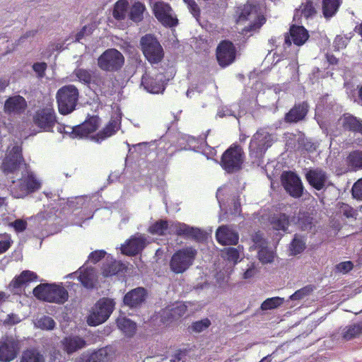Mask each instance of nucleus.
<instances>
[{
  "mask_svg": "<svg viewBox=\"0 0 362 362\" xmlns=\"http://www.w3.org/2000/svg\"><path fill=\"white\" fill-rule=\"evenodd\" d=\"M33 293L39 300L58 304L64 303L69 298L66 289L55 284H40L34 288Z\"/></svg>",
  "mask_w": 362,
  "mask_h": 362,
  "instance_id": "1",
  "label": "nucleus"
},
{
  "mask_svg": "<svg viewBox=\"0 0 362 362\" xmlns=\"http://www.w3.org/2000/svg\"><path fill=\"white\" fill-rule=\"evenodd\" d=\"M198 252L193 246H186L176 250L170 259V270L175 274H183L189 269L197 258Z\"/></svg>",
  "mask_w": 362,
  "mask_h": 362,
  "instance_id": "2",
  "label": "nucleus"
},
{
  "mask_svg": "<svg viewBox=\"0 0 362 362\" xmlns=\"http://www.w3.org/2000/svg\"><path fill=\"white\" fill-rule=\"evenodd\" d=\"M79 91L74 85H66L60 88L56 95L59 112L66 115L76 110Z\"/></svg>",
  "mask_w": 362,
  "mask_h": 362,
  "instance_id": "3",
  "label": "nucleus"
},
{
  "mask_svg": "<svg viewBox=\"0 0 362 362\" xmlns=\"http://www.w3.org/2000/svg\"><path fill=\"white\" fill-rule=\"evenodd\" d=\"M244 160L243 148L237 144H233L222 154L220 164L228 173H234L242 169Z\"/></svg>",
  "mask_w": 362,
  "mask_h": 362,
  "instance_id": "4",
  "label": "nucleus"
},
{
  "mask_svg": "<svg viewBox=\"0 0 362 362\" xmlns=\"http://www.w3.org/2000/svg\"><path fill=\"white\" fill-rule=\"evenodd\" d=\"M140 46L144 57L151 64H158L163 59V49L154 35L146 34L142 36Z\"/></svg>",
  "mask_w": 362,
  "mask_h": 362,
  "instance_id": "5",
  "label": "nucleus"
},
{
  "mask_svg": "<svg viewBox=\"0 0 362 362\" xmlns=\"http://www.w3.org/2000/svg\"><path fill=\"white\" fill-rule=\"evenodd\" d=\"M115 308V302L109 298H103L97 301L92 312L87 318L90 326H98L105 322Z\"/></svg>",
  "mask_w": 362,
  "mask_h": 362,
  "instance_id": "6",
  "label": "nucleus"
},
{
  "mask_svg": "<svg viewBox=\"0 0 362 362\" xmlns=\"http://www.w3.org/2000/svg\"><path fill=\"white\" fill-rule=\"evenodd\" d=\"M33 124L44 132H52L57 122L53 105L47 104L38 108L33 116Z\"/></svg>",
  "mask_w": 362,
  "mask_h": 362,
  "instance_id": "7",
  "label": "nucleus"
},
{
  "mask_svg": "<svg viewBox=\"0 0 362 362\" xmlns=\"http://www.w3.org/2000/svg\"><path fill=\"white\" fill-rule=\"evenodd\" d=\"M124 57L116 49H107L98 58V66L106 72H116L122 69Z\"/></svg>",
  "mask_w": 362,
  "mask_h": 362,
  "instance_id": "8",
  "label": "nucleus"
},
{
  "mask_svg": "<svg viewBox=\"0 0 362 362\" xmlns=\"http://www.w3.org/2000/svg\"><path fill=\"white\" fill-rule=\"evenodd\" d=\"M252 19L253 21L243 28L245 33L259 31L267 19L264 15L257 13L252 5H244L238 13L237 21L244 22Z\"/></svg>",
  "mask_w": 362,
  "mask_h": 362,
  "instance_id": "9",
  "label": "nucleus"
},
{
  "mask_svg": "<svg viewBox=\"0 0 362 362\" xmlns=\"http://www.w3.org/2000/svg\"><path fill=\"white\" fill-rule=\"evenodd\" d=\"M101 123V119L98 115H88L83 122L71 128L69 137L82 139L95 132Z\"/></svg>",
  "mask_w": 362,
  "mask_h": 362,
  "instance_id": "10",
  "label": "nucleus"
},
{
  "mask_svg": "<svg viewBox=\"0 0 362 362\" xmlns=\"http://www.w3.org/2000/svg\"><path fill=\"white\" fill-rule=\"evenodd\" d=\"M281 183L291 197L298 199L302 197L304 187L300 177L294 172L284 171L281 175Z\"/></svg>",
  "mask_w": 362,
  "mask_h": 362,
  "instance_id": "11",
  "label": "nucleus"
},
{
  "mask_svg": "<svg viewBox=\"0 0 362 362\" xmlns=\"http://www.w3.org/2000/svg\"><path fill=\"white\" fill-rule=\"evenodd\" d=\"M272 145V135L264 129H258L252 136L249 150L251 156H261Z\"/></svg>",
  "mask_w": 362,
  "mask_h": 362,
  "instance_id": "12",
  "label": "nucleus"
},
{
  "mask_svg": "<svg viewBox=\"0 0 362 362\" xmlns=\"http://www.w3.org/2000/svg\"><path fill=\"white\" fill-rule=\"evenodd\" d=\"M237 54V49L235 45L228 40H221L216 49V57L218 65L226 68L232 64Z\"/></svg>",
  "mask_w": 362,
  "mask_h": 362,
  "instance_id": "13",
  "label": "nucleus"
},
{
  "mask_svg": "<svg viewBox=\"0 0 362 362\" xmlns=\"http://www.w3.org/2000/svg\"><path fill=\"white\" fill-rule=\"evenodd\" d=\"M310 35L308 30L303 25H297L293 24L290 26L289 30L284 33V49L286 54L287 48L291 47L292 43L296 46L300 47L303 45L309 39Z\"/></svg>",
  "mask_w": 362,
  "mask_h": 362,
  "instance_id": "14",
  "label": "nucleus"
},
{
  "mask_svg": "<svg viewBox=\"0 0 362 362\" xmlns=\"http://www.w3.org/2000/svg\"><path fill=\"white\" fill-rule=\"evenodd\" d=\"M153 13L156 19L165 27H175L178 24V19L173 15V9L169 4L160 1L152 6Z\"/></svg>",
  "mask_w": 362,
  "mask_h": 362,
  "instance_id": "15",
  "label": "nucleus"
},
{
  "mask_svg": "<svg viewBox=\"0 0 362 362\" xmlns=\"http://www.w3.org/2000/svg\"><path fill=\"white\" fill-rule=\"evenodd\" d=\"M172 227L175 234L177 236L198 243H203L207 239V233L199 228L190 226L185 223L180 222L175 223Z\"/></svg>",
  "mask_w": 362,
  "mask_h": 362,
  "instance_id": "16",
  "label": "nucleus"
},
{
  "mask_svg": "<svg viewBox=\"0 0 362 362\" xmlns=\"http://www.w3.org/2000/svg\"><path fill=\"white\" fill-rule=\"evenodd\" d=\"M165 75L158 72L151 74L145 72L141 77V86L148 93L158 94L165 90Z\"/></svg>",
  "mask_w": 362,
  "mask_h": 362,
  "instance_id": "17",
  "label": "nucleus"
},
{
  "mask_svg": "<svg viewBox=\"0 0 362 362\" xmlns=\"http://www.w3.org/2000/svg\"><path fill=\"white\" fill-rule=\"evenodd\" d=\"M23 161L21 147L14 146L3 160L1 168L5 174L13 173Z\"/></svg>",
  "mask_w": 362,
  "mask_h": 362,
  "instance_id": "18",
  "label": "nucleus"
},
{
  "mask_svg": "<svg viewBox=\"0 0 362 362\" xmlns=\"http://www.w3.org/2000/svg\"><path fill=\"white\" fill-rule=\"evenodd\" d=\"M40 187V182L34 175L32 173L27 172L19 179L13 189L16 190L15 193L17 197H23L39 189Z\"/></svg>",
  "mask_w": 362,
  "mask_h": 362,
  "instance_id": "19",
  "label": "nucleus"
},
{
  "mask_svg": "<svg viewBox=\"0 0 362 362\" xmlns=\"http://www.w3.org/2000/svg\"><path fill=\"white\" fill-rule=\"evenodd\" d=\"M305 177L308 184L317 191L326 188L329 181L327 172L320 168L308 169Z\"/></svg>",
  "mask_w": 362,
  "mask_h": 362,
  "instance_id": "20",
  "label": "nucleus"
},
{
  "mask_svg": "<svg viewBox=\"0 0 362 362\" xmlns=\"http://www.w3.org/2000/svg\"><path fill=\"white\" fill-rule=\"evenodd\" d=\"M72 76L76 78V81L84 85L89 86L93 83L96 86H101L103 84V77L96 70L77 67L72 72Z\"/></svg>",
  "mask_w": 362,
  "mask_h": 362,
  "instance_id": "21",
  "label": "nucleus"
},
{
  "mask_svg": "<svg viewBox=\"0 0 362 362\" xmlns=\"http://www.w3.org/2000/svg\"><path fill=\"white\" fill-rule=\"evenodd\" d=\"M20 349L19 342L12 337L0 341V361L10 362L16 358Z\"/></svg>",
  "mask_w": 362,
  "mask_h": 362,
  "instance_id": "22",
  "label": "nucleus"
},
{
  "mask_svg": "<svg viewBox=\"0 0 362 362\" xmlns=\"http://www.w3.org/2000/svg\"><path fill=\"white\" fill-rule=\"evenodd\" d=\"M216 239L221 245H236L239 235L228 226H221L216 231Z\"/></svg>",
  "mask_w": 362,
  "mask_h": 362,
  "instance_id": "23",
  "label": "nucleus"
},
{
  "mask_svg": "<svg viewBox=\"0 0 362 362\" xmlns=\"http://www.w3.org/2000/svg\"><path fill=\"white\" fill-rule=\"evenodd\" d=\"M309 105L307 102L296 103L284 115V122L292 124L297 123L305 119L308 112Z\"/></svg>",
  "mask_w": 362,
  "mask_h": 362,
  "instance_id": "24",
  "label": "nucleus"
},
{
  "mask_svg": "<svg viewBox=\"0 0 362 362\" xmlns=\"http://www.w3.org/2000/svg\"><path fill=\"white\" fill-rule=\"evenodd\" d=\"M147 293L145 288L138 287L127 292L123 298L125 305L136 308L139 307L146 300Z\"/></svg>",
  "mask_w": 362,
  "mask_h": 362,
  "instance_id": "25",
  "label": "nucleus"
},
{
  "mask_svg": "<svg viewBox=\"0 0 362 362\" xmlns=\"http://www.w3.org/2000/svg\"><path fill=\"white\" fill-rule=\"evenodd\" d=\"M317 13L316 4L313 0H304L298 8L295 9L293 20L298 21L301 18H313Z\"/></svg>",
  "mask_w": 362,
  "mask_h": 362,
  "instance_id": "26",
  "label": "nucleus"
},
{
  "mask_svg": "<svg viewBox=\"0 0 362 362\" xmlns=\"http://www.w3.org/2000/svg\"><path fill=\"white\" fill-rule=\"evenodd\" d=\"M26 108L25 99L19 95L9 97L4 104V111L8 114L21 115Z\"/></svg>",
  "mask_w": 362,
  "mask_h": 362,
  "instance_id": "27",
  "label": "nucleus"
},
{
  "mask_svg": "<svg viewBox=\"0 0 362 362\" xmlns=\"http://www.w3.org/2000/svg\"><path fill=\"white\" fill-rule=\"evenodd\" d=\"M145 238L133 237L122 245V253L127 256H135L145 247Z\"/></svg>",
  "mask_w": 362,
  "mask_h": 362,
  "instance_id": "28",
  "label": "nucleus"
},
{
  "mask_svg": "<svg viewBox=\"0 0 362 362\" xmlns=\"http://www.w3.org/2000/svg\"><path fill=\"white\" fill-rule=\"evenodd\" d=\"M341 127L345 131L362 135V119L350 113L344 114L339 119Z\"/></svg>",
  "mask_w": 362,
  "mask_h": 362,
  "instance_id": "29",
  "label": "nucleus"
},
{
  "mask_svg": "<svg viewBox=\"0 0 362 362\" xmlns=\"http://www.w3.org/2000/svg\"><path fill=\"white\" fill-rule=\"evenodd\" d=\"M37 275L34 272L30 270L23 271L18 276H16L9 284V288L13 291L21 289L26 286L29 283L36 281Z\"/></svg>",
  "mask_w": 362,
  "mask_h": 362,
  "instance_id": "30",
  "label": "nucleus"
},
{
  "mask_svg": "<svg viewBox=\"0 0 362 362\" xmlns=\"http://www.w3.org/2000/svg\"><path fill=\"white\" fill-rule=\"evenodd\" d=\"M121 122L117 119H111L108 123L93 136L96 142H101L114 135L120 128Z\"/></svg>",
  "mask_w": 362,
  "mask_h": 362,
  "instance_id": "31",
  "label": "nucleus"
},
{
  "mask_svg": "<svg viewBox=\"0 0 362 362\" xmlns=\"http://www.w3.org/2000/svg\"><path fill=\"white\" fill-rule=\"evenodd\" d=\"M63 350L68 354H71L86 345V341L78 336L66 337L62 341Z\"/></svg>",
  "mask_w": 362,
  "mask_h": 362,
  "instance_id": "32",
  "label": "nucleus"
},
{
  "mask_svg": "<svg viewBox=\"0 0 362 362\" xmlns=\"http://www.w3.org/2000/svg\"><path fill=\"white\" fill-rule=\"evenodd\" d=\"M78 280L86 288H95L98 283V279L95 269L91 267H87L83 270H80Z\"/></svg>",
  "mask_w": 362,
  "mask_h": 362,
  "instance_id": "33",
  "label": "nucleus"
},
{
  "mask_svg": "<svg viewBox=\"0 0 362 362\" xmlns=\"http://www.w3.org/2000/svg\"><path fill=\"white\" fill-rule=\"evenodd\" d=\"M342 0H322V13L324 18L329 20L338 12Z\"/></svg>",
  "mask_w": 362,
  "mask_h": 362,
  "instance_id": "34",
  "label": "nucleus"
},
{
  "mask_svg": "<svg viewBox=\"0 0 362 362\" xmlns=\"http://www.w3.org/2000/svg\"><path fill=\"white\" fill-rule=\"evenodd\" d=\"M126 270L125 265L119 261H106L102 267V274L105 277L112 276Z\"/></svg>",
  "mask_w": 362,
  "mask_h": 362,
  "instance_id": "35",
  "label": "nucleus"
},
{
  "mask_svg": "<svg viewBox=\"0 0 362 362\" xmlns=\"http://www.w3.org/2000/svg\"><path fill=\"white\" fill-rule=\"evenodd\" d=\"M186 311V307L183 305L177 306L173 308H165L161 314L162 321L164 323L177 320L182 317Z\"/></svg>",
  "mask_w": 362,
  "mask_h": 362,
  "instance_id": "36",
  "label": "nucleus"
},
{
  "mask_svg": "<svg viewBox=\"0 0 362 362\" xmlns=\"http://www.w3.org/2000/svg\"><path fill=\"white\" fill-rule=\"evenodd\" d=\"M270 223L273 229L286 232L290 225V217L284 213L274 214L272 217Z\"/></svg>",
  "mask_w": 362,
  "mask_h": 362,
  "instance_id": "37",
  "label": "nucleus"
},
{
  "mask_svg": "<svg viewBox=\"0 0 362 362\" xmlns=\"http://www.w3.org/2000/svg\"><path fill=\"white\" fill-rule=\"evenodd\" d=\"M146 10L145 5L140 2H134L129 10L128 16L129 18L134 23H140L144 19V13Z\"/></svg>",
  "mask_w": 362,
  "mask_h": 362,
  "instance_id": "38",
  "label": "nucleus"
},
{
  "mask_svg": "<svg viewBox=\"0 0 362 362\" xmlns=\"http://www.w3.org/2000/svg\"><path fill=\"white\" fill-rule=\"evenodd\" d=\"M347 166L353 171L362 169V151H353L349 153L346 160Z\"/></svg>",
  "mask_w": 362,
  "mask_h": 362,
  "instance_id": "39",
  "label": "nucleus"
},
{
  "mask_svg": "<svg viewBox=\"0 0 362 362\" xmlns=\"http://www.w3.org/2000/svg\"><path fill=\"white\" fill-rule=\"evenodd\" d=\"M129 2L127 0H118L114 4L112 16L117 21L125 19L127 13Z\"/></svg>",
  "mask_w": 362,
  "mask_h": 362,
  "instance_id": "40",
  "label": "nucleus"
},
{
  "mask_svg": "<svg viewBox=\"0 0 362 362\" xmlns=\"http://www.w3.org/2000/svg\"><path fill=\"white\" fill-rule=\"evenodd\" d=\"M20 362H45L44 356L35 349L23 351Z\"/></svg>",
  "mask_w": 362,
  "mask_h": 362,
  "instance_id": "41",
  "label": "nucleus"
},
{
  "mask_svg": "<svg viewBox=\"0 0 362 362\" xmlns=\"http://www.w3.org/2000/svg\"><path fill=\"white\" fill-rule=\"evenodd\" d=\"M240 247L243 249V247L240 245L237 248L231 247H225L221 250L223 257L227 261L236 264L239 261Z\"/></svg>",
  "mask_w": 362,
  "mask_h": 362,
  "instance_id": "42",
  "label": "nucleus"
},
{
  "mask_svg": "<svg viewBox=\"0 0 362 362\" xmlns=\"http://www.w3.org/2000/svg\"><path fill=\"white\" fill-rule=\"evenodd\" d=\"M313 218L308 212H300L296 223L302 230H309L313 228Z\"/></svg>",
  "mask_w": 362,
  "mask_h": 362,
  "instance_id": "43",
  "label": "nucleus"
},
{
  "mask_svg": "<svg viewBox=\"0 0 362 362\" xmlns=\"http://www.w3.org/2000/svg\"><path fill=\"white\" fill-rule=\"evenodd\" d=\"M362 333V324H354L346 327L343 332V338L351 340L358 337Z\"/></svg>",
  "mask_w": 362,
  "mask_h": 362,
  "instance_id": "44",
  "label": "nucleus"
},
{
  "mask_svg": "<svg viewBox=\"0 0 362 362\" xmlns=\"http://www.w3.org/2000/svg\"><path fill=\"white\" fill-rule=\"evenodd\" d=\"M168 228V222L165 220H159L153 223L148 228V232L153 235H163Z\"/></svg>",
  "mask_w": 362,
  "mask_h": 362,
  "instance_id": "45",
  "label": "nucleus"
},
{
  "mask_svg": "<svg viewBox=\"0 0 362 362\" xmlns=\"http://www.w3.org/2000/svg\"><path fill=\"white\" fill-rule=\"evenodd\" d=\"M305 249V242L301 237L295 235L290 244V250L292 255H296L301 253Z\"/></svg>",
  "mask_w": 362,
  "mask_h": 362,
  "instance_id": "46",
  "label": "nucleus"
},
{
  "mask_svg": "<svg viewBox=\"0 0 362 362\" xmlns=\"http://www.w3.org/2000/svg\"><path fill=\"white\" fill-rule=\"evenodd\" d=\"M107 358L105 349H100L90 354L84 359V362H104Z\"/></svg>",
  "mask_w": 362,
  "mask_h": 362,
  "instance_id": "47",
  "label": "nucleus"
},
{
  "mask_svg": "<svg viewBox=\"0 0 362 362\" xmlns=\"http://www.w3.org/2000/svg\"><path fill=\"white\" fill-rule=\"evenodd\" d=\"M284 301V298L280 297L269 298L262 302L260 308L262 310L275 309L282 305Z\"/></svg>",
  "mask_w": 362,
  "mask_h": 362,
  "instance_id": "48",
  "label": "nucleus"
},
{
  "mask_svg": "<svg viewBox=\"0 0 362 362\" xmlns=\"http://www.w3.org/2000/svg\"><path fill=\"white\" fill-rule=\"evenodd\" d=\"M117 326L121 330L129 335L133 334L136 330V324L127 318L118 320Z\"/></svg>",
  "mask_w": 362,
  "mask_h": 362,
  "instance_id": "49",
  "label": "nucleus"
},
{
  "mask_svg": "<svg viewBox=\"0 0 362 362\" xmlns=\"http://www.w3.org/2000/svg\"><path fill=\"white\" fill-rule=\"evenodd\" d=\"M257 256L262 264L271 263L274 259L273 251L269 250L267 245L259 249Z\"/></svg>",
  "mask_w": 362,
  "mask_h": 362,
  "instance_id": "50",
  "label": "nucleus"
},
{
  "mask_svg": "<svg viewBox=\"0 0 362 362\" xmlns=\"http://www.w3.org/2000/svg\"><path fill=\"white\" fill-rule=\"evenodd\" d=\"M339 212L346 218H354L356 219L358 216V211L352 206L346 203H340L339 204Z\"/></svg>",
  "mask_w": 362,
  "mask_h": 362,
  "instance_id": "51",
  "label": "nucleus"
},
{
  "mask_svg": "<svg viewBox=\"0 0 362 362\" xmlns=\"http://www.w3.org/2000/svg\"><path fill=\"white\" fill-rule=\"evenodd\" d=\"M37 325L42 329L52 330L54 328L56 323L49 316H43L37 320Z\"/></svg>",
  "mask_w": 362,
  "mask_h": 362,
  "instance_id": "52",
  "label": "nucleus"
},
{
  "mask_svg": "<svg viewBox=\"0 0 362 362\" xmlns=\"http://www.w3.org/2000/svg\"><path fill=\"white\" fill-rule=\"evenodd\" d=\"M313 291V287L311 285H308L304 286L303 288L297 290L294 293H293L290 298L292 300H297L303 298L304 297L308 296Z\"/></svg>",
  "mask_w": 362,
  "mask_h": 362,
  "instance_id": "53",
  "label": "nucleus"
},
{
  "mask_svg": "<svg viewBox=\"0 0 362 362\" xmlns=\"http://www.w3.org/2000/svg\"><path fill=\"white\" fill-rule=\"evenodd\" d=\"M211 325V321L205 318L192 323V329L196 332H201L207 329Z\"/></svg>",
  "mask_w": 362,
  "mask_h": 362,
  "instance_id": "54",
  "label": "nucleus"
},
{
  "mask_svg": "<svg viewBox=\"0 0 362 362\" xmlns=\"http://www.w3.org/2000/svg\"><path fill=\"white\" fill-rule=\"evenodd\" d=\"M12 240L6 234L0 235V255L6 252L11 247Z\"/></svg>",
  "mask_w": 362,
  "mask_h": 362,
  "instance_id": "55",
  "label": "nucleus"
},
{
  "mask_svg": "<svg viewBox=\"0 0 362 362\" xmlns=\"http://www.w3.org/2000/svg\"><path fill=\"white\" fill-rule=\"evenodd\" d=\"M185 3L187 4L189 11L192 13V15L197 20H199L201 16V11L196 1L194 0H189Z\"/></svg>",
  "mask_w": 362,
  "mask_h": 362,
  "instance_id": "56",
  "label": "nucleus"
},
{
  "mask_svg": "<svg viewBox=\"0 0 362 362\" xmlns=\"http://www.w3.org/2000/svg\"><path fill=\"white\" fill-rule=\"evenodd\" d=\"M351 194L354 199L362 200V178L356 182L351 189Z\"/></svg>",
  "mask_w": 362,
  "mask_h": 362,
  "instance_id": "57",
  "label": "nucleus"
},
{
  "mask_svg": "<svg viewBox=\"0 0 362 362\" xmlns=\"http://www.w3.org/2000/svg\"><path fill=\"white\" fill-rule=\"evenodd\" d=\"M354 267V264L351 261L341 262L335 266V272L338 273L346 274Z\"/></svg>",
  "mask_w": 362,
  "mask_h": 362,
  "instance_id": "58",
  "label": "nucleus"
},
{
  "mask_svg": "<svg viewBox=\"0 0 362 362\" xmlns=\"http://www.w3.org/2000/svg\"><path fill=\"white\" fill-rule=\"evenodd\" d=\"M106 255V252L103 250L91 252L88 255V259L93 264L100 262Z\"/></svg>",
  "mask_w": 362,
  "mask_h": 362,
  "instance_id": "59",
  "label": "nucleus"
},
{
  "mask_svg": "<svg viewBox=\"0 0 362 362\" xmlns=\"http://www.w3.org/2000/svg\"><path fill=\"white\" fill-rule=\"evenodd\" d=\"M252 241L254 243V245L257 248H261L265 245H267V242L265 239L263 238V235L260 231L255 232L252 237Z\"/></svg>",
  "mask_w": 362,
  "mask_h": 362,
  "instance_id": "60",
  "label": "nucleus"
},
{
  "mask_svg": "<svg viewBox=\"0 0 362 362\" xmlns=\"http://www.w3.org/2000/svg\"><path fill=\"white\" fill-rule=\"evenodd\" d=\"M47 66L45 62H36L33 65V69L39 78H42L45 75Z\"/></svg>",
  "mask_w": 362,
  "mask_h": 362,
  "instance_id": "61",
  "label": "nucleus"
},
{
  "mask_svg": "<svg viewBox=\"0 0 362 362\" xmlns=\"http://www.w3.org/2000/svg\"><path fill=\"white\" fill-rule=\"evenodd\" d=\"M334 47L339 50L346 47L347 40L341 35H337L334 39Z\"/></svg>",
  "mask_w": 362,
  "mask_h": 362,
  "instance_id": "62",
  "label": "nucleus"
},
{
  "mask_svg": "<svg viewBox=\"0 0 362 362\" xmlns=\"http://www.w3.org/2000/svg\"><path fill=\"white\" fill-rule=\"evenodd\" d=\"M13 226L16 231L22 232L26 229L27 223L23 220L17 219L13 222Z\"/></svg>",
  "mask_w": 362,
  "mask_h": 362,
  "instance_id": "63",
  "label": "nucleus"
},
{
  "mask_svg": "<svg viewBox=\"0 0 362 362\" xmlns=\"http://www.w3.org/2000/svg\"><path fill=\"white\" fill-rule=\"evenodd\" d=\"M21 321L19 317L14 314L8 315L4 322L7 325H13L18 323Z\"/></svg>",
  "mask_w": 362,
  "mask_h": 362,
  "instance_id": "64",
  "label": "nucleus"
}]
</instances>
